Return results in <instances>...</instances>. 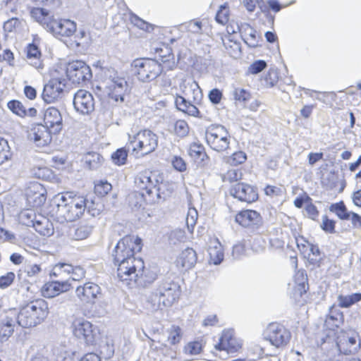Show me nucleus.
Wrapping results in <instances>:
<instances>
[{
  "label": "nucleus",
  "instance_id": "1",
  "mask_svg": "<svg viewBox=\"0 0 361 361\" xmlns=\"http://www.w3.org/2000/svg\"><path fill=\"white\" fill-rule=\"evenodd\" d=\"M141 262L140 268H132L130 270L128 280L134 279L136 283L143 287L153 284L145 294L146 303L151 311L162 310L171 307L180 295L181 288L178 283L171 275L158 278L156 270L145 268L142 258Z\"/></svg>",
  "mask_w": 361,
  "mask_h": 361
},
{
  "label": "nucleus",
  "instance_id": "2",
  "mask_svg": "<svg viewBox=\"0 0 361 361\" xmlns=\"http://www.w3.org/2000/svg\"><path fill=\"white\" fill-rule=\"evenodd\" d=\"M73 192H67L57 195L52 200L50 214L57 222L73 221L80 218L85 212L95 217L103 211L104 204L99 197L88 199L83 196H73Z\"/></svg>",
  "mask_w": 361,
  "mask_h": 361
},
{
  "label": "nucleus",
  "instance_id": "3",
  "mask_svg": "<svg viewBox=\"0 0 361 361\" xmlns=\"http://www.w3.org/2000/svg\"><path fill=\"white\" fill-rule=\"evenodd\" d=\"M142 247V240L138 236L126 235L121 238L112 250L113 262L117 267V276L121 281L129 279L130 270L140 268L141 257H135Z\"/></svg>",
  "mask_w": 361,
  "mask_h": 361
},
{
  "label": "nucleus",
  "instance_id": "4",
  "mask_svg": "<svg viewBox=\"0 0 361 361\" xmlns=\"http://www.w3.org/2000/svg\"><path fill=\"white\" fill-rule=\"evenodd\" d=\"M136 183L140 189L146 191L150 204L165 199L166 183L164 182L163 173L145 171L137 176Z\"/></svg>",
  "mask_w": 361,
  "mask_h": 361
},
{
  "label": "nucleus",
  "instance_id": "5",
  "mask_svg": "<svg viewBox=\"0 0 361 361\" xmlns=\"http://www.w3.org/2000/svg\"><path fill=\"white\" fill-rule=\"evenodd\" d=\"M48 313L47 301L42 298L36 299L20 307L17 322L23 328L35 326L44 321Z\"/></svg>",
  "mask_w": 361,
  "mask_h": 361
},
{
  "label": "nucleus",
  "instance_id": "6",
  "mask_svg": "<svg viewBox=\"0 0 361 361\" xmlns=\"http://www.w3.org/2000/svg\"><path fill=\"white\" fill-rule=\"evenodd\" d=\"M127 147L131 148V155L139 159L154 152L158 147V136L149 129L128 135Z\"/></svg>",
  "mask_w": 361,
  "mask_h": 361
},
{
  "label": "nucleus",
  "instance_id": "7",
  "mask_svg": "<svg viewBox=\"0 0 361 361\" xmlns=\"http://www.w3.org/2000/svg\"><path fill=\"white\" fill-rule=\"evenodd\" d=\"M102 71L104 77L109 80L106 86L109 98L116 102H124L125 96L129 94L131 90L126 77L111 67H104Z\"/></svg>",
  "mask_w": 361,
  "mask_h": 361
},
{
  "label": "nucleus",
  "instance_id": "8",
  "mask_svg": "<svg viewBox=\"0 0 361 361\" xmlns=\"http://www.w3.org/2000/svg\"><path fill=\"white\" fill-rule=\"evenodd\" d=\"M163 66L157 60L150 58L134 59L130 63V72L142 82H149L157 78Z\"/></svg>",
  "mask_w": 361,
  "mask_h": 361
},
{
  "label": "nucleus",
  "instance_id": "9",
  "mask_svg": "<svg viewBox=\"0 0 361 361\" xmlns=\"http://www.w3.org/2000/svg\"><path fill=\"white\" fill-rule=\"evenodd\" d=\"M66 75L73 84L87 85L92 78L91 68L83 61L69 63L66 70Z\"/></svg>",
  "mask_w": 361,
  "mask_h": 361
},
{
  "label": "nucleus",
  "instance_id": "10",
  "mask_svg": "<svg viewBox=\"0 0 361 361\" xmlns=\"http://www.w3.org/2000/svg\"><path fill=\"white\" fill-rule=\"evenodd\" d=\"M192 95L193 103L183 96L177 95L175 99L176 107L178 111L188 116L202 118V115L196 106L202 98V90L197 83H195V87L192 89Z\"/></svg>",
  "mask_w": 361,
  "mask_h": 361
},
{
  "label": "nucleus",
  "instance_id": "11",
  "mask_svg": "<svg viewBox=\"0 0 361 361\" xmlns=\"http://www.w3.org/2000/svg\"><path fill=\"white\" fill-rule=\"evenodd\" d=\"M74 109L81 115H90L94 110L95 102L91 92L78 90L73 95Z\"/></svg>",
  "mask_w": 361,
  "mask_h": 361
},
{
  "label": "nucleus",
  "instance_id": "12",
  "mask_svg": "<svg viewBox=\"0 0 361 361\" xmlns=\"http://www.w3.org/2000/svg\"><path fill=\"white\" fill-rule=\"evenodd\" d=\"M65 87L66 80L64 78H51L44 85L41 97L45 103H53L59 98L61 97Z\"/></svg>",
  "mask_w": 361,
  "mask_h": 361
},
{
  "label": "nucleus",
  "instance_id": "13",
  "mask_svg": "<svg viewBox=\"0 0 361 361\" xmlns=\"http://www.w3.org/2000/svg\"><path fill=\"white\" fill-rule=\"evenodd\" d=\"M76 23L69 19H55L49 23L47 30L53 34L56 37H71L76 32Z\"/></svg>",
  "mask_w": 361,
  "mask_h": 361
},
{
  "label": "nucleus",
  "instance_id": "14",
  "mask_svg": "<svg viewBox=\"0 0 361 361\" xmlns=\"http://www.w3.org/2000/svg\"><path fill=\"white\" fill-rule=\"evenodd\" d=\"M230 194L234 198L248 204L252 203L258 199L257 189L242 182L233 185L230 190Z\"/></svg>",
  "mask_w": 361,
  "mask_h": 361
},
{
  "label": "nucleus",
  "instance_id": "15",
  "mask_svg": "<svg viewBox=\"0 0 361 361\" xmlns=\"http://www.w3.org/2000/svg\"><path fill=\"white\" fill-rule=\"evenodd\" d=\"M26 201L32 207H39L47 200V190L39 183H30L25 192Z\"/></svg>",
  "mask_w": 361,
  "mask_h": 361
},
{
  "label": "nucleus",
  "instance_id": "16",
  "mask_svg": "<svg viewBox=\"0 0 361 361\" xmlns=\"http://www.w3.org/2000/svg\"><path fill=\"white\" fill-rule=\"evenodd\" d=\"M236 223L245 228L257 229L262 224V218L259 212L252 209L240 211L235 217Z\"/></svg>",
  "mask_w": 361,
  "mask_h": 361
},
{
  "label": "nucleus",
  "instance_id": "17",
  "mask_svg": "<svg viewBox=\"0 0 361 361\" xmlns=\"http://www.w3.org/2000/svg\"><path fill=\"white\" fill-rule=\"evenodd\" d=\"M71 288L69 279L52 280L44 284L42 293L44 298H53L62 293L68 291Z\"/></svg>",
  "mask_w": 361,
  "mask_h": 361
},
{
  "label": "nucleus",
  "instance_id": "18",
  "mask_svg": "<svg viewBox=\"0 0 361 361\" xmlns=\"http://www.w3.org/2000/svg\"><path fill=\"white\" fill-rule=\"evenodd\" d=\"M44 124L49 128L51 133L56 135L63 128V118L59 110L54 106L47 108L43 117Z\"/></svg>",
  "mask_w": 361,
  "mask_h": 361
},
{
  "label": "nucleus",
  "instance_id": "19",
  "mask_svg": "<svg viewBox=\"0 0 361 361\" xmlns=\"http://www.w3.org/2000/svg\"><path fill=\"white\" fill-rule=\"evenodd\" d=\"M100 287L92 282L85 283L82 286H78L75 293L83 303H94L97 295L100 293Z\"/></svg>",
  "mask_w": 361,
  "mask_h": 361
},
{
  "label": "nucleus",
  "instance_id": "20",
  "mask_svg": "<svg viewBox=\"0 0 361 361\" xmlns=\"http://www.w3.org/2000/svg\"><path fill=\"white\" fill-rule=\"evenodd\" d=\"M262 338H291V333L283 324L272 322L262 331Z\"/></svg>",
  "mask_w": 361,
  "mask_h": 361
},
{
  "label": "nucleus",
  "instance_id": "21",
  "mask_svg": "<svg viewBox=\"0 0 361 361\" xmlns=\"http://www.w3.org/2000/svg\"><path fill=\"white\" fill-rule=\"evenodd\" d=\"M52 134L54 133H51V130H49V128H47L46 125L37 123L31 129L30 136L38 147H44L51 142Z\"/></svg>",
  "mask_w": 361,
  "mask_h": 361
},
{
  "label": "nucleus",
  "instance_id": "22",
  "mask_svg": "<svg viewBox=\"0 0 361 361\" xmlns=\"http://www.w3.org/2000/svg\"><path fill=\"white\" fill-rule=\"evenodd\" d=\"M34 221H23V224L33 227L36 232L43 236H51L54 234V228L52 222L47 217L39 215L38 219H33Z\"/></svg>",
  "mask_w": 361,
  "mask_h": 361
},
{
  "label": "nucleus",
  "instance_id": "23",
  "mask_svg": "<svg viewBox=\"0 0 361 361\" xmlns=\"http://www.w3.org/2000/svg\"><path fill=\"white\" fill-rule=\"evenodd\" d=\"M197 259L196 252L191 247H187L177 257L176 265L181 271H187L195 265Z\"/></svg>",
  "mask_w": 361,
  "mask_h": 361
},
{
  "label": "nucleus",
  "instance_id": "24",
  "mask_svg": "<svg viewBox=\"0 0 361 361\" xmlns=\"http://www.w3.org/2000/svg\"><path fill=\"white\" fill-rule=\"evenodd\" d=\"M344 322L343 312L335 305H331L329 309V312L326 316L324 326L331 331L339 328Z\"/></svg>",
  "mask_w": 361,
  "mask_h": 361
},
{
  "label": "nucleus",
  "instance_id": "25",
  "mask_svg": "<svg viewBox=\"0 0 361 361\" xmlns=\"http://www.w3.org/2000/svg\"><path fill=\"white\" fill-rule=\"evenodd\" d=\"M72 326L75 338H96L92 324L90 322L86 320L75 322Z\"/></svg>",
  "mask_w": 361,
  "mask_h": 361
},
{
  "label": "nucleus",
  "instance_id": "26",
  "mask_svg": "<svg viewBox=\"0 0 361 361\" xmlns=\"http://www.w3.org/2000/svg\"><path fill=\"white\" fill-rule=\"evenodd\" d=\"M239 31L243 37V41L250 47H258L257 31L248 23H241L238 26Z\"/></svg>",
  "mask_w": 361,
  "mask_h": 361
},
{
  "label": "nucleus",
  "instance_id": "27",
  "mask_svg": "<svg viewBox=\"0 0 361 361\" xmlns=\"http://www.w3.org/2000/svg\"><path fill=\"white\" fill-rule=\"evenodd\" d=\"M208 253L210 263L219 265L223 262L224 259V250L218 238H216L214 242L211 243L208 248Z\"/></svg>",
  "mask_w": 361,
  "mask_h": 361
},
{
  "label": "nucleus",
  "instance_id": "28",
  "mask_svg": "<svg viewBox=\"0 0 361 361\" xmlns=\"http://www.w3.org/2000/svg\"><path fill=\"white\" fill-rule=\"evenodd\" d=\"M31 17L39 23L45 29H48L49 23L52 20L54 16L50 15V11L44 8H32L30 10Z\"/></svg>",
  "mask_w": 361,
  "mask_h": 361
},
{
  "label": "nucleus",
  "instance_id": "29",
  "mask_svg": "<svg viewBox=\"0 0 361 361\" xmlns=\"http://www.w3.org/2000/svg\"><path fill=\"white\" fill-rule=\"evenodd\" d=\"M128 202L129 207L133 210L144 209L145 205L149 202V197H146L142 192L134 191L128 196Z\"/></svg>",
  "mask_w": 361,
  "mask_h": 361
},
{
  "label": "nucleus",
  "instance_id": "30",
  "mask_svg": "<svg viewBox=\"0 0 361 361\" xmlns=\"http://www.w3.org/2000/svg\"><path fill=\"white\" fill-rule=\"evenodd\" d=\"M336 345L344 354H354L361 347V340H335Z\"/></svg>",
  "mask_w": 361,
  "mask_h": 361
},
{
  "label": "nucleus",
  "instance_id": "31",
  "mask_svg": "<svg viewBox=\"0 0 361 361\" xmlns=\"http://www.w3.org/2000/svg\"><path fill=\"white\" fill-rule=\"evenodd\" d=\"M242 347V343L238 340H219L214 345V348L219 351H225L227 354H233L239 350Z\"/></svg>",
  "mask_w": 361,
  "mask_h": 361
},
{
  "label": "nucleus",
  "instance_id": "32",
  "mask_svg": "<svg viewBox=\"0 0 361 361\" xmlns=\"http://www.w3.org/2000/svg\"><path fill=\"white\" fill-rule=\"evenodd\" d=\"M189 156L197 163H202L205 158H208L203 145L197 143H192L188 149Z\"/></svg>",
  "mask_w": 361,
  "mask_h": 361
},
{
  "label": "nucleus",
  "instance_id": "33",
  "mask_svg": "<svg viewBox=\"0 0 361 361\" xmlns=\"http://www.w3.org/2000/svg\"><path fill=\"white\" fill-rule=\"evenodd\" d=\"M73 270V265L66 262H59L56 264L49 274L50 277L61 276V279H66V276L70 274Z\"/></svg>",
  "mask_w": 361,
  "mask_h": 361
},
{
  "label": "nucleus",
  "instance_id": "34",
  "mask_svg": "<svg viewBox=\"0 0 361 361\" xmlns=\"http://www.w3.org/2000/svg\"><path fill=\"white\" fill-rule=\"evenodd\" d=\"M165 52H163V49H156V52L159 54L161 58V63L166 65L167 70H173L176 67V63L173 61L174 56L172 53V49L170 47H166Z\"/></svg>",
  "mask_w": 361,
  "mask_h": 361
},
{
  "label": "nucleus",
  "instance_id": "35",
  "mask_svg": "<svg viewBox=\"0 0 361 361\" xmlns=\"http://www.w3.org/2000/svg\"><path fill=\"white\" fill-rule=\"evenodd\" d=\"M361 301V293H354L348 295L338 296V306L342 308H349L353 305Z\"/></svg>",
  "mask_w": 361,
  "mask_h": 361
},
{
  "label": "nucleus",
  "instance_id": "36",
  "mask_svg": "<svg viewBox=\"0 0 361 361\" xmlns=\"http://www.w3.org/2000/svg\"><path fill=\"white\" fill-rule=\"evenodd\" d=\"M329 211L334 213L341 220H349L350 218L351 212L348 211L343 201L331 204Z\"/></svg>",
  "mask_w": 361,
  "mask_h": 361
},
{
  "label": "nucleus",
  "instance_id": "37",
  "mask_svg": "<svg viewBox=\"0 0 361 361\" xmlns=\"http://www.w3.org/2000/svg\"><path fill=\"white\" fill-rule=\"evenodd\" d=\"M131 152V148L125 147L117 149L112 154V161L117 166H123L126 164L128 152Z\"/></svg>",
  "mask_w": 361,
  "mask_h": 361
},
{
  "label": "nucleus",
  "instance_id": "38",
  "mask_svg": "<svg viewBox=\"0 0 361 361\" xmlns=\"http://www.w3.org/2000/svg\"><path fill=\"white\" fill-rule=\"evenodd\" d=\"M113 341L100 340L99 343V354L105 360L111 358L114 354L115 348Z\"/></svg>",
  "mask_w": 361,
  "mask_h": 361
},
{
  "label": "nucleus",
  "instance_id": "39",
  "mask_svg": "<svg viewBox=\"0 0 361 361\" xmlns=\"http://www.w3.org/2000/svg\"><path fill=\"white\" fill-rule=\"evenodd\" d=\"M41 56V51L34 43H30L27 47V58L28 59H33L35 62L32 65L36 68H42V63L39 60Z\"/></svg>",
  "mask_w": 361,
  "mask_h": 361
},
{
  "label": "nucleus",
  "instance_id": "40",
  "mask_svg": "<svg viewBox=\"0 0 361 361\" xmlns=\"http://www.w3.org/2000/svg\"><path fill=\"white\" fill-rule=\"evenodd\" d=\"M75 47L76 48L82 47H87L90 44V35L83 29H81L74 36Z\"/></svg>",
  "mask_w": 361,
  "mask_h": 361
},
{
  "label": "nucleus",
  "instance_id": "41",
  "mask_svg": "<svg viewBox=\"0 0 361 361\" xmlns=\"http://www.w3.org/2000/svg\"><path fill=\"white\" fill-rule=\"evenodd\" d=\"M103 160V157L97 152H89L85 156V164L91 170L97 169Z\"/></svg>",
  "mask_w": 361,
  "mask_h": 361
},
{
  "label": "nucleus",
  "instance_id": "42",
  "mask_svg": "<svg viewBox=\"0 0 361 361\" xmlns=\"http://www.w3.org/2000/svg\"><path fill=\"white\" fill-rule=\"evenodd\" d=\"M232 95L235 102H238L243 104H245L251 99L250 92L245 89L240 87L234 88L232 92Z\"/></svg>",
  "mask_w": 361,
  "mask_h": 361
},
{
  "label": "nucleus",
  "instance_id": "43",
  "mask_svg": "<svg viewBox=\"0 0 361 361\" xmlns=\"http://www.w3.org/2000/svg\"><path fill=\"white\" fill-rule=\"evenodd\" d=\"M14 331V324L12 319H7L0 323V338H8Z\"/></svg>",
  "mask_w": 361,
  "mask_h": 361
},
{
  "label": "nucleus",
  "instance_id": "44",
  "mask_svg": "<svg viewBox=\"0 0 361 361\" xmlns=\"http://www.w3.org/2000/svg\"><path fill=\"white\" fill-rule=\"evenodd\" d=\"M92 232V227L88 225H80L74 228V233L71 234L76 240L85 239Z\"/></svg>",
  "mask_w": 361,
  "mask_h": 361
},
{
  "label": "nucleus",
  "instance_id": "45",
  "mask_svg": "<svg viewBox=\"0 0 361 361\" xmlns=\"http://www.w3.org/2000/svg\"><path fill=\"white\" fill-rule=\"evenodd\" d=\"M8 108L15 114L20 117H25V107L18 100L13 99L8 102Z\"/></svg>",
  "mask_w": 361,
  "mask_h": 361
},
{
  "label": "nucleus",
  "instance_id": "46",
  "mask_svg": "<svg viewBox=\"0 0 361 361\" xmlns=\"http://www.w3.org/2000/svg\"><path fill=\"white\" fill-rule=\"evenodd\" d=\"M174 133L179 137H184L188 135L189 126L184 120H178L174 123Z\"/></svg>",
  "mask_w": 361,
  "mask_h": 361
},
{
  "label": "nucleus",
  "instance_id": "47",
  "mask_svg": "<svg viewBox=\"0 0 361 361\" xmlns=\"http://www.w3.org/2000/svg\"><path fill=\"white\" fill-rule=\"evenodd\" d=\"M112 189L111 184L107 180H100L94 185V193L99 197H104Z\"/></svg>",
  "mask_w": 361,
  "mask_h": 361
},
{
  "label": "nucleus",
  "instance_id": "48",
  "mask_svg": "<svg viewBox=\"0 0 361 361\" xmlns=\"http://www.w3.org/2000/svg\"><path fill=\"white\" fill-rule=\"evenodd\" d=\"M267 66L264 60L259 59L252 62L248 67L247 74L257 75L264 71Z\"/></svg>",
  "mask_w": 361,
  "mask_h": 361
},
{
  "label": "nucleus",
  "instance_id": "49",
  "mask_svg": "<svg viewBox=\"0 0 361 361\" xmlns=\"http://www.w3.org/2000/svg\"><path fill=\"white\" fill-rule=\"evenodd\" d=\"M228 138L229 137H220L217 140H213L212 144L209 146L212 149L216 152L224 151L229 147Z\"/></svg>",
  "mask_w": 361,
  "mask_h": 361
},
{
  "label": "nucleus",
  "instance_id": "50",
  "mask_svg": "<svg viewBox=\"0 0 361 361\" xmlns=\"http://www.w3.org/2000/svg\"><path fill=\"white\" fill-rule=\"evenodd\" d=\"M266 240L260 235L253 238L250 242L251 249L257 253L263 252L266 248Z\"/></svg>",
  "mask_w": 361,
  "mask_h": 361
},
{
  "label": "nucleus",
  "instance_id": "51",
  "mask_svg": "<svg viewBox=\"0 0 361 361\" xmlns=\"http://www.w3.org/2000/svg\"><path fill=\"white\" fill-rule=\"evenodd\" d=\"M228 19L227 5L226 4L221 5L215 16L216 21L221 25H225L228 21Z\"/></svg>",
  "mask_w": 361,
  "mask_h": 361
},
{
  "label": "nucleus",
  "instance_id": "52",
  "mask_svg": "<svg viewBox=\"0 0 361 361\" xmlns=\"http://www.w3.org/2000/svg\"><path fill=\"white\" fill-rule=\"evenodd\" d=\"M247 159V154L243 151L233 152L228 159V163L231 166H238L244 163Z\"/></svg>",
  "mask_w": 361,
  "mask_h": 361
},
{
  "label": "nucleus",
  "instance_id": "53",
  "mask_svg": "<svg viewBox=\"0 0 361 361\" xmlns=\"http://www.w3.org/2000/svg\"><path fill=\"white\" fill-rule=\"evenodd\" d=\"M11 157L10 147L7 140L0 137V165Z\"/></svg>",
  "mask_w": 361,
  "mask_h": 361
},
{
  "label": "nucleus",
  "instance_id": "54",
  "mask_svg": "<svg viewBox=\"0 0 361 361\" xmlns=\"http://www.w3.org/2000/svg\"><path fill=\"white\" fill-rule=\"evenodd\" d=\"M202 349V344L198 340H194L188 343L184 348V351L186 354L197 355L200 353Z\"/></svg>",
  "mask_w": 361,
  "mask_h": 361
},
{
  "label": "nucleus",
  "instance_id": "55",
  "mask_svg": "<svg viewBox=\"0 0 361 361\" xmlns=\"http://www.w3.org/2000/svg\"><path fill=\"white\" fill-rule=\"evenodd\" d=\"M131 23L139 29L145 30L146 32H150L153 30L152 25L141 19L136 15H133L130 17Z\"/></svg>",
  "mask_w": 361,
  "mask_h": 361
},
{
  "label": "nucleus",
  "instance_id": "56",
  "mask_svg": "<svg viewBox=\"0 0 361 361\" xmlns=\"http://www.w3.org/2000/svg\"><path fill=\"white\" fill-rule=\"evenodd\" d=\"M336 221L333 219L328 218L326 215L322 216V224H321L322 229L327 233H335Z\"/></svg>",
  "mask_w": 361,
  "mask_h": 361
},
{
  "label": "nucleus",
  "instance_id": "57",
  "mask_svg": "<svg viewBox=\"0 0 361 361\" xmlns=\"http://www.w3.org/2000/svg\"><path fill=\"white\" fill-rule=\"evenodd\" d=\"M245 242L239 241L233 246L232 257L233 259H238L245 255Z\"/></svg>",
  "mask_w": 361,
  "mask_h": 361
},
{
  "label": "nucleus",
  "instance_id": "58",
  "mask_svg": "<svg viewBox=\"0 0 361 361\" xmlns=\"http://www.w3.org/2000/svg\"><path fill=\"white\" fill-rule=\"evenodd\" d=\"M85 271L83 268L80 266H73V270L70 271V274H68V278L67 279H69V282L71 281H80L85 277Z\"/></svg>",
  "mask_w": 361,
  "mask_h": 361
},
{
  "label": "nucleus",
  "instance_id": "59",
  "mask_svg": "<svg viewBox=\"0 0 361 361\" xmlns=\"http://www.w3.org/2000/svg\"><path fill=\"white\" fill-rule=\"evenodd\" d=\"M171 164L175 170L179 172H184L187 169V164L180 156H174Z\"/></svg>",
  "mask_w": 361,
  "mask_h": 361
},
{
  "label": "nucleus",
  "instance_id": "60",
  "mask_svg": "<svg viewBox=\"0 0 361 361\" xmlns=\"http://www.w3.org/2000/svg\"><path fill=\"white\" fill-rule=\"evenodd\" d=\"M15 279V274L9 271L5 275L0 276V288L5 289L12 284Z\"/></svg>",
  "mask_w": 361,
  "mask_h": 361
},
{
  "label": "nucleus",
  "instance_id": "61",
  "mask_svg": "<svg viewBox=\"0 0 361 361\" xmlns=\"http://www.w3.org/2000/svg\"><path fill=\"white\" fill-rule=\"evenodd\" d=\"M265 85L269 87H274L278 81V75L276 71L270 69L264 75Z\"/></svg>",
  "mask_w": 361,
  "mask_h": 361
},
{
  "label": "nucleus",
  "instance_id": "62",
  "mask_svg": "<svg viewBox=\"0 0 361 361\" xmlns=\"http://www.w3.org/2000/svg\"><path fill=\"white\" fill-rule=\"evenodd\" d=\"M298 276H301V280L298 283H295L298 285V290L300 292V295L305 293L307 290V274L305 273V271H298Z\"/></svg>",
  "mask_w": 361,
  "mask_h": 361
},
{
  "label": "nucleus",
  "instance_id": "63",
  "mask_svg": "<svg viewBox=\"0 0 361 361\" xmlns=\"http://www.w3.org/2000/svg\"><path fill=\"white\" fill-rule=\"evenodd\" d=\"M310 202H312V199L306 192H303L295 199L293 204L295 207L301 209L305 204L306 206Z\"/></svg>",
  "mask_w": 361,
  "mask_h": 361
},
{
  "label": "nucleus",
  "instance_id": "64",
  "mask_svg": "<svg viewBox=\"0 0 361 361\" xmlns=\"http://www.w3.org/2000/svg\"><path fill=\"white\" fill-rule=\"evenodd\" d=\"M222 97V92L218 88L211 90L208 94L209 99L213 104H219L221 101Z\"/></svg>",
  "mask_w": 361,
  "mask_h": 361
}]
</instances>
